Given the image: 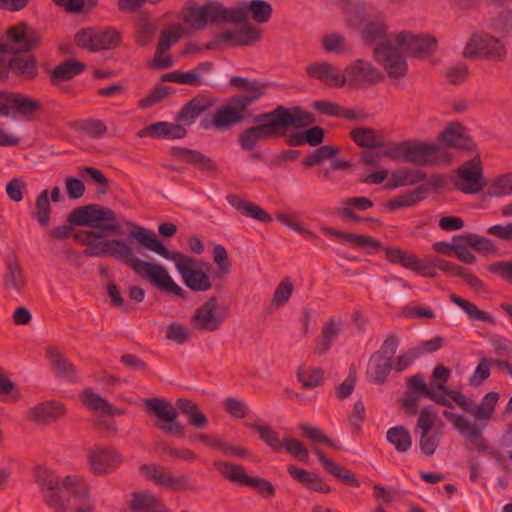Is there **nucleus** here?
<instances>
[{"label":"nucleus","mask_w":512,"mask_h":512,"mask_svg":"<svg viewBox=\"0 0 512 512\" xmlns=\"http://www.w3.org/2000/svg\"><path fill=\"white\" fill-rule=\"evenodd\" d=\"M270 119L273 121L276 131L306 127L315 122L314 116L300 108H278L270 113Z\"/></svg>","instance_id":"nucleus-16"},{"label":"nucleus","mask_w":512,"mask_h":512,"mask_svg":"<svg viewBox=\"0 0 512 512\" xmlns=\"http://www.w3.org/2000/svg\"><path fill=\"white\" fill-rule=\"evenodd\" d=\"M228 202L245 216L251 217L261 222H270L273 218L265 212L260 206L244 200L236 195L228 197Z\"/></svg>","instance_id":"nucleus-32"},{"label":"nucleus","mask_w":512,"mask_h":512,"mask_svg":"<svg viewBox=\"0 0 512 512\" xmlns=\"http://www.w3.org/2000/svg\"><path fill=\"white\" fill-rule=\"evenodd\" d=\"M201 109L195 104L187 105L177 117L178 123L185 126H189L194 123L195 119L200 114Z\"/></svg>","instance_id":"nucleus-64"},{"label":"nucleus","mask_w":512,"mask_h":512,"mask_svg":"<svg viewBox=\"0 0 512 512\" xmlns=\"http://www.w3.org/2000/svg\"><path fill=\"white\" fill-rule=\"evenodd\" d=\"M491 197H501L512 194V173L495 178L488 187Z\"/></svg>","instance_id":"nucleus-48"},{"label":"nucleus","mask_w":512,"mask_h":512,"mask_svg":"<svg viewBox=\"0 0 512 512\" xmlns=\"http://www.w3.org/2000/svg\"><path fill=\"white\" fill-rule=\"evenodd\" d=\"M438 416V411L434 406L425 407L419 416L417 427L424 433H429L432 428L436 418Z\"/></svg>","instance_id":"nucleus-60"},{"label":"nucleus","mask_w":512,"mask_h":512,"mask_svg":"<svg viewBox=\"0 0 512 512\" xmlns=\"http://www.w3.org/2000/svg\"><path fill=\"white\" fill-rule=\"evenodd\" d=\"M183 21L194 29H203L214 22H227V8L218 3L205 6H189L182 13Z\"/></svg>","instance_id":"nucleus-15"},{"label":"nucleus","mask_w":512,"mask_h":512,"mask_svg":"<svg viewBox=\"0 0 512 512\" xmlns=\"http://www.w3.org/2000/svg\"><path fill=\"white\" fill-rule=\"evenodd\" d=\"M387 440L400 453L407 452L412 447V437L403 426L390 428L387 431Z\"/></svg>","instance_id":"nucleus-38"},{"label":"nucleus","mask_w":512,"mask_h":512,"mask_svg":"<svg viewBox=\"0 0 512 512\" xmlns=\"http://www.w3.org/2000/svg\"><path fill=\"white\" fill-rule=\"evenodd\" d=\"M186 135V128L181 124L166 121L157 122L141 129L137 136L139 138L152 137L158 139L175 140Z\"/></svg>","instance_id":"nucleus-22"},{"label":"nucleus","mask_w":512,"mask_h":512,"mask_svg":"<svg viewBox=\"0 0 512 512\" xmlns=\"http://www.w3.org/2000/svg\"><path fill=\"white\" fill-rule=\"evenodd\" d=\"M37 33L26 23H18L7 29L2 47L6 55L25 54L39 43Z\"/></svg>","instance_id":"nucleus-11"},{"label":"nucleus","mask_w":512,"mask_h":512,"mask_svg":"<svg viewBox=\"0 0 512 512\" xmlns=\"http://www.w3.org/2000/svg\"><path fill=\"white\" fill-rule=\"evenodd\" d=\"M391 369V362L382 354H374L369 360L367 376L375 383H382Z\"/></svg>","instance_id":"nucleus-35"},{"label":"nucleus","mask_w":512,"mask_h":512,"mask_svg":"<svg viewBox=\"0 0 512 512\" xmlns=\"http://www.w3.org/2000/svg\"><path fill=\"white\" fill-rule=\"evenodd\" d=\"M133 230L130 236L150 251L175 263L185 285L194 291H207L211 288V280L206 274L207 265L178 252H170L159 241L152 231L144 227L128 224Z\"/></svg>","instance_id":"nucleus-3"},{"label":"nucleus","mask_w":512,"mask_h":512,"mask_svg":"<svg viewBox=\"0 0 512 512\" xmlns=\"http://www.w3.org/2000/svg\"><path fill=\"white\" fill-rule=\"evenodd\" d=\"M297 377L304 387L315 388L321 383L323 372L319 368H301L298 370Z\"/></svg>","instance_id":"nucleus-54"},{"label":"nucleus","mask_w":512,"mask_h":512,"mask_svg":"<svg viewBox=\"0 0 512 512\" xmlns=\"http://www.w3.org/2000/svg\"><path fill=\"white\" fill-rule=\"evenodd\" d=\"M63 413V406L58 401H47L35 405L29 412L34 421L45 423L59 417Z\"/></svg>","instance_id":"nucleus-33"},{"label":"nucleus","mask_w":512,"mask_h":512,"mask_svg":"<svg viewBox=\"0 0 512 512\" xmlns=\"http://www.w3.org/2000/svg\"><path fill=\"white\" fill-rule=\"evenodd\" d=\"M32 216L37 220L41 227L47 228L49 226L51 218V203L48 190H43L37 196L35 210Z\"/></svg>","instance_id":"nucleus-40"},{"label":"nucleus","mask_w":512,"mask_h":512,"mask_svg":"<svg viewBox=\"0 0 512 512\" xmlns=\"http://www.w3.org/2000/svg\"><path fill=\"white\" fill-rule=\"evenodd\" d=\"M451 249H454L457 258L464 263L472 264L476 260L466 234L454 236L451 240Z\"/></svg>","instance_id":"nucleus-43"},{"label":"nucleus","mask_w":512,"mask_h":512,"mask_svg":"<svg viewBox=\"0 0 512 512\" xmlns=\"http://www.w3.org/2000/svg\"><path fill=\"white\" fill-rule=\"evenodd\" d=\"M385 254L387 260L391 263L400 264L422 276L435 277L433 261L430 264H425L419 261L414 255L394 248L387 249Z\"/></svg>","instance_id":"nucleus-21"},{"label":"nucleus","mask_w":512,"mask_h":512,"mask_svg":"<svg viewBox=\"0 0 512 512\" xmlns=\"http://www.w3.org/2000/svg\"><path fill=\"white\" fill-rule=\"evenodd\" d=\"M455 186L464 193H478L485 185L482 163L479 155L465 161L454 177Z\"/></svg>","instance_id":"nucleus-13"},{"label":"nucleus","mask_w":512,"mask_h":512,"mask_svg":"<svg viewBox=\"0 0 512 512\" xmlns=\"http://www.w3.org/2000/svg\"><path fill=\"white\" fill-rule=\"evenodd\" d=\"M418 175L410 169L389 170L388 188H396L415 182Z\"/></svg>","instance_id":"nucleus-53"},{"label":"nucleus","mask_w":512,"mask_h":512,"mask_svg":"<svg viewBox=\"0 0 512 512\" xmlns=\"http://www.w3.org/2000/svg\"><path fill=\"white\" fill-rule=\"evenodd\" d=\"M89 253L93 256H112L127 263L142 278L174 295H181L183 289L176 284L165 267L137 258L131 245L123 239L109 240L104 235L90 233L86 240Z\"/></svg>","instance_id":"nucleus-2"},{"label":"nucleus","mask_w":512,"mask_h":512,"mask_svg":"<svg viewBox=\"0 0 512 512\" xmlns=\"http://www.w3.org/2000/svg\"><path fill=\"white\" fill-rule=\"evenodd\" d=\"M182 34L183 28L180 25L170 24L161 32V38L158 45H160L161 49H169L179 40Z\"/></svg>","instance_id":"nucleus-56"},{"label":"nucleus","mask_w":512,"mask_h":512,"mask_svg":"<svg viewBox=\"0 0 512 512\" xmlns=\"http://www.w3.org/2000/svg\"><path fill=\"white\" fill-rule=\"evenodd\" d=\"M130 507L133 512H159L158 500L149 492H137L132 495Z\"/></svg>","instance_id":"nucleus-39"},{"label":"nucleus","mask_w":512,"mask_h":512,"mask_svg":"<svg viewBox=\"0 0 512 512\" xmlns=\"http://www.w3.org/2000/svg\"><path fill=\"white\" fill-rule=\"evenodd\" d=\"M261 31L253 25H244L238 30H227L216 36L218 43L231 46L249 45L258 41Z\"/></svg>","instance_id":"nucleus-23"},{"label":"nucleus","mask_w":512,"mask_h":512,"mask_svg":"<svg viewBox=\"0 0 512 512\" xmlns=\"http://www.w3.org/2000/svg\"><path fill=\"white\" fill-rule=\"evenodd\" d=\"M230 314V305L227 301L211 296L196 308L191 321L196 328L213 332L226 322Z\"/></svg>","instance_id":"nucleus-8"},{"label":"nucleus","mask_w":512,"mask_h":512,"mask_svg":"<svg viewBox=\"0 0 512 512\" xmlns=\"http://www.w3.org/2000/svg\"><path fill=\"white\" fill-rule=\"evenodd\" d=\"M40 106L39 101L30 97L11 92H0V117L29 119L33 117Z\"/></svg>","instance_id":"nucleus-14"},{"label":"nucleus","mask_w":512,"mask_h":512,"mask_svg":"<svg viewBox=\"0 0 512 512\" xmlns=\"http://www.w3.org/2000/svg\"><path fill=\"white\" fill-rule=\"evenodd\" d=\"M252 427L259 433L260 438L273 450L281 451L283 449V439H281L269 426L256 424Z\"/></svg>","instance_id":"nucleus-51"},{"label":"nucleus","mask_w":512,"mask_h":512,"mask_svg":"<svg viewBox=\"0 0 512 512\" xmlns=\"http://www.w3.org/2000/svg\"><path fill=\"white\" fill-rule=\"evenodd\" d=\"M9 73L31 78L37 73L35 59L24 54H13L1 57L0 79L6 78Z\"/></svg>","instance_id":"nucleus-18"},{"label":"nucleus","mask_w":512,"mask_h":512,"mask_svg":"<svg viewBox=\"0 0 512 512\" xmlns=\"http://www.w3.org/2000/svg\"><path fill=\"white\" fill-rule=\"evenodd\" d=\"M178 407L188 417V421L193 426L201 428L206 425V417L197 410L196 406L191 401L187 399H179Z\"/></svg>","instance_id":"nucleus-46"},{"label":"nucleus","mask_w":512,"mask_h":512,"mask_svg":"<svg viewBox=\"0 0 512 512\" xmlns=\"http://www.w3.org/2000/svg\"><path fill=\"white\" fill-rule=\"evenodd\" d=\"M48 355L51 361V365L58 376L69 380H73L75 378V367L65 358H63L57 350L53 348L49 349Z\"/></svg>","instance_id":"nucleus-41"},{"label":"nucleus","mask_w":512,"mask_h":512,"mask_svg":"<svg viewBox=\"0 0 512 512\" xmlns=\"http://www.w3.org/2000/svg\"><path fill=\"white\" fill-rule=\"evenodd\" d=\"M68 222L77 226L90 227L83 233L78 234L77 238L86 246V253H89V247L85 240L90 233L104 235L106 239L116 240L117 238H109L108 234L117 232L120 224L116 220L112 210L96 205L84 206L72 211L68 216Z\"/></svg>","instance_id":"nucleus-6"},{"label":"nucleus","mask_w":512,"mask_h":512,"mask_svg":"<svg viewBox=\"0 0 512 512\" xmlns=\"http://www.w3.org/2000/svg\"><path fill=\"white\" fill-rule=\"evenodd\" d=\"M218 468L224 477L232 481L250 485L259 491L264 497H269L274 494V487L270 482L262 478L248 476L241 466L229 463H219Z\"/></svg>","instance_id":"nucleus-17"},{"label":"nucleus","mask_w":512,"mask_h":512,"mask_svg":"<svg viewBox=\"0 0 512 512\" xmlns=\"http://www.w3.org/2000/svg\"><path fill=\"white\" fill-rule=\"evenodd\" d=\"M463 55L469 58L502 61L506 56V48L499 39L480 31L471 35L464 47Z\"/></svg>","instance_id":"nucleus-10"},{"label":"nucleus","mask_w":512,"mask_h":512,"mask_svg":"<svg viewBox=\"0 0 512 512\" xmlns=\"http://www.w3.org/2000/svg\"><path fill=\"white\" fill-rule=\"evenodd\" d=\"M354 142L363 148H376L382 146V138L372 128L356 127L351 131Z\"/></svg>","instance_id":"nucleus-37"},{"label":"nucleus","mask_w":512,"mask_h":512,"mask_svg":"<svg viewBox=\"0 0 512 512\" xmlns=\"http://www.w3.org/2000/svg\"><path fill=\"white\" fill-rule=\"evenodd\" d=\"M381 154L395 161L412 162L418 165H435L451 160V154L432 142L409 140L390 144Z\"/></svg>","instance_id":"nucleus-5"},{"label":"nucleus","mask_w":512,"mask_h":512,"mask_svg":"<svg viewBox=\"0 0 512 512\" xmlns=\"http://www.w3.org/2000/svg\"><path fill=\"white\" fill-rule=\"evenodd\" d=\"M498 400L499 393L495 391L485 394L479 405L471 411L475 418L474 423L469 421L464 415L454 413L452 406L451 408L445 409L443 414L453 423L461 435L468 439L477 438L493 416Z\"/></svg>","instance_id":"nucleus-7"},{"label":"nucleus","mask_w":512,"mask_h":512,"mask_svg":"<svg viewBox=\"0 0 512 512\" xmlns=\"http://www.w3.org/2000/svg\"><path fill=\"white\" fill-rule=\"evenodd\" d=\"M122 462L120 454L111 448H97L88 456L90 470L96 475H104L111 472Z\"/></svg>","instance_id":"nucleus-20"},{"label":"nucleus","mask_w":512,"mask_h":512,"mask_svg":"<svg viewBox=\"0 0 512 512\" xmlns=\"http://www.w3.org/2000/svg\"><path fill=\"white\" fill-rule=\"evenodd\" d=\"M358 29L366 40L379 41L374 49L375 59L393 78L405 75L407 54L428 52L435 46L433 38L414 35L407 31H402L395 36H387L386 25L381 20L372 21L364 18Z\"/></svg>","instance_id":"nucleus-1"},{"label":"nucleus","mask_w":512,"mask_h":512,"mask_svg":"<svg viewBox=\"0 0 512 512\" xmlns=\"http://www.w3.org/2000/svg\"><path fill=\"white\" fill-rule=\"evenodd\" d=\"M245 105L244 100L235 98L228 104L219 108L213 120L215 126L224 128L240 120Z\"/></svg>","instance_id":"nucleus-30"},{"label":"nucleus","mask_w":512,"mask_h":512,"mask_svg":"<svg viewBox=\"0 0 512 512\" xmlns=\"http://www.w3.org/2000/svg\"><path fill=\"white\" fill-rule=\"evenodd\" d=\"M451 300L463 310L470 320L494 323V318L490 313L480 310L473 303H470L458 296H452Z\"/></svg>","instance_id":"nucleus-42"},{"label":"nucleus","mask_w":512,"mask_h":512,"mask_svg":"<svg viewBox=\"0 0 512 512\" xmlns=\"http://www.w3.org/2000/svg\"><path fill=\"white\" fill-rule=\"evenodd\" d=\"M271 120L270 113L266 114L259 120L256 127L245 131L240 138L242 148L252 150L256 147L259 140L276 134V128Z\"/></svg>","instance_id":"nucleus-24"},{"label":"nucleus","mask_w":512,"mask_h":512,"mask_svg":"<svg viewBox=\"0 0 512 512\" xmlns=\"http://www.w3.org/2000/svg\"><path fill=\"white\" fill-rule=\"evenodd\" d=\"M170 93V88L167 86L156 87L147 97L140 101V106L144 109L151 107L157 102L161 101Z\"/></svg>","instance_id":"nucleus-63"},{"label":"nucleus","mask_w":512,"mask_h":512,"mask_svg":"<svg viewBox=\"0 0 512 512\" xmlns=\"http://www.w3.org/2000/svg\"><path fill=\"white\" fill-rule=\"evenodd\" d=\"M341 330V324L338 321H330L326 324L323 335L319 339L316 350L319 354H324L331 346L333 340L338 336Z\"/></svg>","instance_id":"nucleus-45"},{"label":"nucleus","mask_w":512,"mask_h":512,"mask_svg":"<svg viewBox=\"0 0 512 512\" xmlns=\"http://www.w3.org/2000/svg\"><path fill=\"white\" fill-rule=\"evenodd\" d=\"M445 339L440 336H435L429 340L423 341L418 347L401 355L396 363L397 370L405 369L415 359L425 353H433L443 347Z\"/></svg>","instance_id":"nucleus-29"},{"label":"nucleus","mask_w":512,"mask_h":512,"mask_svg":"<svg viewBox=\"0 0 512 512\" xmlns=\"http://www.w3.org/2000/svg\"><path fill=\"white\" fill-rule=\"evenodd\" d=\"M313 453L317 456L319 462L322 464L325 470L334 475L335 477L341 479L345 483L352 484L357 486L359 483L348 470L344 467L338 465L333 462L331 459L327 458L325 454L319 448H314Z\"/></svg>","instance_id":"nucleus-34"},{"label":"nucleus","mask_w":512,"mask_h":512,"mask_svg":"<svg viewBox=\"0 0 512 512\" xmlns=\"http://www.w3.org/2000/svg\"><path fill=\"white\" fill-rule=\"evenodd\" d=\"M121 41V33L113 27H89L75 35L76 45L91 52L115 49Z\"/></svg>","instance_id":"nucleus-9"},{"label":"nucleus","mask_w":512,"mask_h":512,"mask_svg":"<svg viewBox=\"0 0 512 512\" xmlns=\"http://www.w3.org/2000/svg\"><path fill=\"white\" fill-rule=\"evenodd\" d=\"M283 449L301 462H308L309 452L297 439L283 438Z\"/></svg>","instance_id":"nucleus-57"},{"label":"nucleus","mask_w":512,"mask_h":512,"mask_svg":"<svg viewBox=\"0 0 512 512\" xmlns=\"http://www.w3.org/2000/svg\"><path fill=\"white\" fill-rule=\"evenodd\" d=\"M436 145L443 147L446 151L449 147H457L461 149H470L471 141L465 135L464 128L460 124H450L439 135Z\"/></svg>","instance_id":"nucleus-28"},{"label":"nucleus","mask_w":512,"mask_h":512,"mask_svg":"<svg viewBox=\"0 0 512 512\" xmlns=\"http://www.w3.org/2000/svg\"><path fill=\"white\" fill-rule=\"evenodd\" d=\"M307 72L311 77L331 86L341 87L346 83V77L337 68L326 62L310 65Z\"/></svg>","instance_id":"nucleus-27"},{"label":"nucleus","mask_w":512,"mask_h":512,"mask_svg":"<svg viewBox=\"0 0 512 512\" xmlns=\"http://www.w3.org/2000/svg\"><path fill=\"white\" fill-rule=\"evenodd\" d=\"M146 405L148 410L158 418L161 429L171 434H182V426L176 421V412L170 403L159 399H148Z\"/></svg>","instance_id":"nucleus-19"},{"label":"nucleus","mask_w":512,"mask_h":512,"mask_svg":"<svg viewBox=\"0 0 512 512\" xmlns=\"http://www.w3.org/2000/svg\"><path fill=\"white\" fill-rule=\"evenodd\" d=\"M300 429L302 430L304 436L314 444L312 450L314 448H318L316 444H326L331 447H337L336 444L322 430L315 426L302 424Z\"/></svg>","instance_id":"nucleus-52"},{"label":"nucleus","mask_w":512,"mask_h":512,"mask_svg":"<svg viewBox=\"0 0 512 512\" xmlns=\"http://www.w3.org/2000/svg\"><path fill=\"white\" fill-rule=\"evenodd\" d=\"M36 477L45 501L53 512H69L71 497L88 498L90 493L89 487L82 485L83 479L79 475L60 479L49 470H41Z\"/></svg>","instance_id":"nucleus-4"},{"label":"nucleus","mask_w":512,"mask_h":512,"mask_svg":"<svg viewBox=\"0 0 512 512\" xmlns=\"http://www.w3.org/2000/svg\"><path fill=\"white\" fill-rule=\"evenodd\" d=\"M466 235L472 249L484 254H495L497 252V248L490 239L473 233Z\"/></svg>","instance_id":"nucleus-59"},{"label":"nucleus","mask_w":512,"mask_h":512,"mask_svg":"<svg viewBox=\"0 0 512 512\" xmlns=\"http://www.w3.org/2000/svg\"><path fill=\"white\" fill-rule=\"evenodd\" d=\"M272 14L271 4L264 0H245L227 9V22L240 24L249 19L257 23L267 22Z\"/></svg>","instance_id":"nucleus-12"},{"label":"nucleus","mask_w":512,"mask_h":512,"mask_svg":"<svg viewBox=\"0 0 512 512\" xmlns=\"http://www.w3.org/2000/svg\"><path fill=\"white\" fill-rule=\"evenodd\" d=\"M339 148L335 146L324 145L316 149L309 157L304 161L307 166H314L320 164L326 159H333L338 153Z\"/></svg>","instance_id":"nucleus-55"},{"label":"nucleus","mask_w":512,"mask_h":512,"mask_svg":"<svg viewBox=\"0 0 512 512\" xmlns=\"http://www.w3.org/2000/svg\"><path fill=\"white\" fill-rule=\"evenodd\" d=\"M323 232L340 238L345 244L353 248H360L367 252H374L380 249V242L367 235L342 233L330 228H323Z\"/></svg>","instance_id":"nucleus-31"},{"label":"nucleus","mask_w":512,"mask_h":512,"mask_svg":"<svg viewBox=\"0 0 512 512\" xmlns=\"http://www.w3.org/2000/svg\"><path fill=\"white\" fill-rule=\"evenodd\" d=\"M82 401L87 408L94 410L101 415H114L121 413L120 410L114 408L102 396L93 392L91 389H86L83 392Z\"/></svg>","instance_id":"nucleus-36"},{"label":"nucleus","mask_w":512,"mask_h":512,"mask_svg":"<svg viewBox=\"0 0 512 512\" xmlns=\"http://www.w3.org/2000/svg\"><path fill=\"white\" fill-rule=\"evenodd\" d=\"M345 77L346 82L362 83L378 81L383 75L370 62L357 60L347 68Z\"/></svg>","instance_id":"nucleus-25"},{"label":"nucleus","mask_w":512,"mask_h":512,"mask_svg":"<svg viewBox=\"0 0 512 512\" xmlns=\"http://www.w3.org/2000/svg\"><path fill=\"white\" fill-rule=\"evenodd\" d=\"M156 31L154 22L147 18L139 21L136 31V40L140 45H147L153 39Z\"/></svg>","instance_id":"nucleus-58"},{"label":"nucleus","mask_w":512,"mask_h":512,"mask_svg":"<svg viewBox=\"0 0 512 512\" xmlns=\"http://www.w3.org/2000/svg\"><path fill=\"white\" fill-rule=\"evenodd\" d=\"M409 388L411 391L420 392L421 394L430 396L431 399L445 406V409L451 408V404L444 397L437 396L430 391L425 379L421 375H416L410 380Z\"/></svg>","instance_id":"nucleus-50"},{"label":"nucleus","mask_w":512,"mask_h":512,"mask_svg":"<svg viewBox=\"0 0 512 512\" xmlns=\"http://www.w3.org/2000/svg\"><path fill=\"white\" fill-rule=\"evenodd\" d=\"M287 470L295 481L307 489L322 494H326L331 491L330 486L325 483L324 480L316 473L310 472L292 464L288 465Z\"/></svg>","instance_id":"nucleus-26"},{"label":"nucleus","mask_w":512,"mask_h":512,"mask_svg":"<svg viewBox=\"0 0 512 512\" xmlns=\"http://www.w3.org/2000/svg\"><path fill=\"white\" fill-rule=\"evenodd\" d=\"M141 473L147 478L152 479L159 485L172 486L173 480L167 475L161 466L153 463L143 464L140 467Z\"/></svg>","instance_id":"nucleus-47"},{"label":"nucleus","mask_w":512,"mask_h":512,"mask_svg":"<svg viewBox=\"0 0 512 512\" xmlns=\"http://www.w3.org/2000/svg\"><path fill=\"white\" fill-rule=\"evenodd\" d=\"M5 284L8 288L20 292L25 285V278L22 268L16 261L8 263Z\"/></svg>","instance_id":"nucleus-44"},{"label":"nucleus","mask_w":512,"mask_h":512,"mask_svg":"<svg viewBox=\"0 0 512 512\" xmlns=\"http://www.w3.org/2000/svg\"><path fill=\"white\" fill-rule=\"evenodd\" d=\"M166 336L169 340L177 343H183L190 336V332L185 326L178 323H172L167 328Z\"/></svg>","instance_id":"nucleus-62"},{"label":"nucleus","mask_w":512,"mask_h":512,"mask_svg":"<svg viewBox=\"0 0 512 512\" xmlns=\"http://www.w3.org/2000/svg\"><path fill=\"white\" fill-rule=\"evenodd\" d=\"M293 286L292 283L285 279L282 281L278 287L276 288V291L273 296V305L276 307L284 305L290 298L292 294Z\"/></svg>","instance_id":"nucleus-61"},{"label":"nucleus","mask_w":512,"mask_h":512,"mask_svg":"<svg viewBox=\"0 0 512 512\" xmlns=\"http://www.w3.org/2000/svg\"><path fill=\"white\" fill-rule=\"evenodd\" d=\"M84 66L76 60H68L58 65L54 70V78L56 80H69L80 74Z\"/></svg>","instance_id":"nucleus-49"}]
</instances>
